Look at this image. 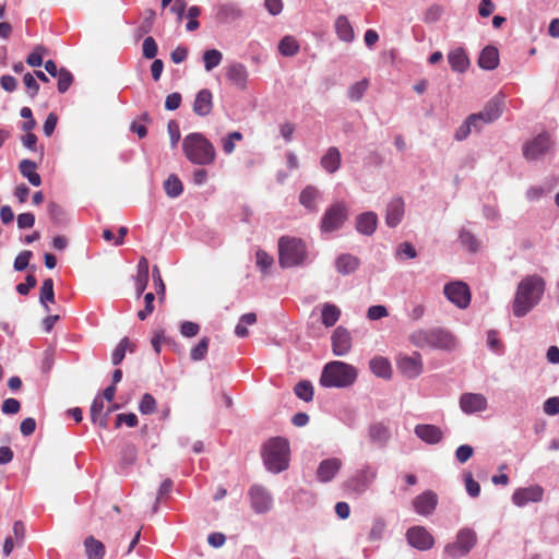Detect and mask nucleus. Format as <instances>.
I'll return each mask as SVG.
<instances>
[{"instance_id": "f257e3e1", "label": "nucleus", "mask_w": 559, "mask_h": 559, "mask_svg": "<svg viewBox=\"0 0 559 559\" xmlns=\"http://www.w3.org/2000/svg\"><path fill=\"white\" fill-rule=\"evenodd\" d=\"M546 289L545 280L537 275H527L518 284L512 304V312L516 318L525 317L542 300Z\"/></svg>"}, {"instance_id": "f03ea898", "label": "nucleus", "mask_w": 559, "mask_h": 559, "mask_svg": "<svg viewBox=\"0 0 559 559\" xmlns=\"http://www.w3.org/2000/svg\"><path fill=\"white\" fill-rule=\"evenodd\" d=\"M261 455L265 468L274 474L286 471L289 466V442L283 437H273L262 447Z\"/></svg>"}, {"instance_id": "7ed1b4c3", "label": "nucleus", "mask_w": 559, "mask_h": 559, "mask_svg": "<svg viewBox=\"0 0 559 559\" xmlns=\"http://www.w3.org/2000/svg\"><path fill=\"white\" fill-rule=\"evenodd\" d=\"M182 150L186 157L194 165H211L216 157L214 145L200 132L186 135Z\"/></svg>"}, {"instance_id": "20e7f679", "label": "nucleus", "mask_w": 559, "mask_h": 559, "mask_svg": "<svg viewBox=\"0 0 559 559\" xmlns=\"http://www.w3.org/2000/svg\"><path fill=\"white\" fill-rule=\"evenodd\" d=\"M408 340L418 348L450 350L454 347L453 335L443 328L418 329L409 334Z\"/></svg>"}, {"instance_id": "39448f33", "label": "nucleus", "mask_w": 559, "mask_h": 559, "mask_svg": "<svg viewBox=\"0 0 559 559\" xmlns=\"http://www.w3.org/2000/svg\"><path fill=\"white\" fill-rule=\"evenodd\" d=\"M357 379L355 367L344 361L328 362L322 370L320 384L323 388H348Z\"/></svg>"}, {"instance_id": "423d86ee", "label": "nucleus", "mask_w": 559, "mask_h": 559, "mask_svg": "<svg viewBox=\"0 0 559 559\" xmlns=\"http://www.w3.org/2000/svg\"><path fill=\"white\" fill-rule=\"evenodd\" d=\"M307 259L306 243L300 238L282 236L278 239V263L283 269L300 266Z\"/></svg>"}, {"instance_id": "0eeeda50", "label": "nucleus", "mask_w": 559, "mask_h": 559, "mask_svg": "<svg viewBox=\"0 0 559 559\" xmlns=\"http://www.w3.org/2000/svg\"><path fill=\"white\" fill-rule=\"evenodd\" d=\"M477 534L471 527L457 531L455 540L444 546L443 552L451 559L466 557L477 544Z\"/></svg>"}, {"instance_id": "6e6552de", "label": "nucleus", "mask_w": 559, "mask_h": 559, "mask_svg": "<svg viewBox=\"0 0 559 559\" xmlns=\"http://www.w3.org/2000/svg\"><path fill=\"white\" fill-rule=\"evenodd\" d=\"M349 211L344 202L331 204L324 212L320 222V229L324 234L340 230L348 219Z\"/></svg>"}, {"instance_id": "1a4fd4ad", "label": "nucleus", "mask_w": 559, "mask_h": 559, "mask_svg": "<svg viewBox=\"0 0 559 559\" xmlns=\"http://www.w3.org/2000/svg\"><path fill=\"white\" fill-rule=\"evenodd\" d=\"M377 478V469L365 464L346 483V488L360 496L365 493Z\"/></svg>"}, {"instance_id": "9d476101", "label": "nucleus", "mask_w": 559, "mask_h": 559, "mask_svg": "<svg viewBox=\"0 0 559 559\" xmlns=\"http://www.w3.org/2000/svg\"><path fill=\"white\" fill-rule=\"evenodd\" d=\"M250 504L257 514L267 513L273 507L271 492L262 485H252L248 491Z\"/></svg>"}, {"instance_id": "9b49d317", "label": "nucleus", "mask_w": 559, "mask_h": 559, "mask_svg": "<svg viewBox=\"0 0 559 559\" xmlns=\"http://www.w3.org/2000/svg\"><path fill=\"white\" fill-rule=\"evenodd\" d=\"M503 109L504 98L502 95L498 94L486 103L483 110L472 115L478 117L475 119L483 128L485 124H489L498 120L502 115Z\"/></svg>"}, {"instance_id": "f8f14e48", "label": "nucleus", "mask_w": 559, "mask_h": 559, "mask_svg": "<svg viewBox=\"0 0 559 559\" xmlns=\"http://www.w3.org/2000/svg\"><path fill=\"white\" fill-rule=\"evenodd\" d=\"M445 297L460 309H465L471 302V292L463 282L448 283L443 287Z\"/></svg>"}, {"instance_id": "ddd939ff", "label": "nucleus", "mask_w": 559, "mask_h": 559, "mask_svg": "<svg viewBox=\"0 0 559 559\" xmlns=\"http://www.w3.org/2000/svg\"><path fill=\"white\" fill-rule=\"evenodd\" d=\"M552 145L550 135L543 132L527 142L523 147V155L527 160H536L546 154Z\"/></svg>"}, {"instance_id": "4468645a", "label": "nucleus", "mask_w": 559, "mask_h": 559, "mask_svg": "<svg viewBox=\"0 0 559 559\" xmlns=\"http://www.w3.org/2000/svg\"><path fill=\"white\" fill-rule=\"evenodd\" d=\"M407 543L420 551L429 550L435 545L433 536L424 526H412L406 532Z\"/></svg>"}, {"instance_id": "2eb2a0df", "label": "nucleus", "mask_w": 559, "mask_h": 559, "mask_svg": "<svg viewBox=\"0 0 559 559\" xmlns=\"http://www.w3.org/2000/svg\"><path fill=\"white\" fill-rule=\"evenodd\" d=\"M396 366L400 372L408 379L417 378L424 369L421 355L418 352H414L411 356L399 355Z\"/></svg>"}, {"instance_id": "dca6fc26", "label": "nucleus", "mask_w": 559, "mask_h": 559, "mask_svg": "<svg viewBox=\"0 0 559 559\" xmlns=\"http://www.w3.org/2000/svg\"><path fill=\"white\" fill-rule=\"evenodd\" d=\"M438 506V496L432 490H426L414 498L413 508L423 516L431 515Z\"/></svg>"}, {"instance_id": "f3484780", "label": "nucleus", "mask_w": 559, "mask_h": 559, "mask_svg": "<svg viewBox=\"0 0 559 559\" xmlns=\"http://www.w3.org/2000/svg\"><path fill=\"white\" fill-rule=\"evenodd\" d=\"M544 489L538 486H530L516 489L512 495V501L518 507H524L530 502H539L543 499Z\"/></svg>"}, {"instance_id": "a211bd4d", "label": "nucleus", "mask_w": 559, "mask_h": 559, "mask_svg": "<svg viewBox=\"0 0 559 559\" xmlns=\"http://www.w3.org/2000/svg\"><path fill=\"white\" fill-rule=\"evenodd\" d=\"M333 354L345 356L352 347V336L347 329L337 326L331 336Z\"/></svg>"}, {"instance_id": "6ab92c4d", "label": "nucleus", "mask_w": 559, "mask_h": 559, "mask_svg": "<svg viewBox=\"0 0 559 559\" xmlns=\"http://www.w3.org/2000/svg\"><path fill=\"white\" fill-rule=\"evenodd\" d=\"M323 193L314 186H306L299 193V203L310 213L319 212V203Z\"/></svg>"}, {"instance_id": "aec40b11", "label": "nucleus", "mask_w": 559, "mask_h": 559, "mask_svg": "<svg viewBox=\"0 0 559 559\" xmlns=\"http://www.w3.org/2000/svg\"><path fill=\"white\" fill-rule=\"evenodd\" d=\"M342 468V461L337 457L325 459L320 462L317 468V479L320 483H330Z\"/></svg>"}, {"instance_id": "412c9836", "label": "nucleus", "mask_w": 559, "mask_h": 559, "mask_svg": "<svg viewBox=\"0 0 559 559\" xmlns=\"http://www.w3.org/2000/svg\"><path fill=\"white\" fill-rule=\"evenodd\" d=\"M368 437L374 447L384 449L391 439V430L384 423H372L368 428Z\"/></svg>"}, {"instance_id": "4be33fe9", "label": "nucleus", "mask_w": 559, "mask_h": 559, "mask_svg": "<svg viewBox=\"0 0 559 559\" xmlns=\"http://www.w3.org/2000/svg\"><path fill=\"white\" fill-rule=\"evenodd\" d=\"M460 407L465 414L483 412L487 408V400L479 393H464L460 397Z\"/></svg>"}, {"instance_id": "5701e85b", "label": "nucleus", "mask_w": 559, "mask_h": 559, "mask_svg": "<svg viewBox=\"0 0 559 559\" xmlns=\"http://www.w3.org/2000/svg\"><path fill=\"white\" fill-rule=\"evenodd\" d=\"M404 216V201L401 197L393 198L386 205L385 224L390 228L396 227Z\"/></svg>"}, {"instance_id": "b1692460", "label": "nucleus", "mask_w": 559, "mask_h": 559, "mask_svg": "<svg viewBox=\"0 0 559 559\" xmlns=\"http://www.w3.org/2000/svg\"><path fill=\"white\" fill-rule=\"evenodd\" d=\"M213 109V94L209 88L200 90L193 102V112L200 117H205Z\"/></svg>"}, {"instance_id": "393cba45", "label": "nucleus", "mask_w": 559, "mask_h": 559, "mask_svg": "<svg viewBox=\"0 0 559 559\" xmlns=\"http://www.w3.org/2000/svg\"><path fill=\"white\" fill-rule=\"evenodd\" d=\"M414 432L417 438L427 444H437L442 440L441 429L435 425L419 424L415 426Z\"/></svg>"}, {"instance_id": "a878e982", "label": "nucleus", "mask_w": 559, "mask_h": 559, "mask_svg": "<svg viewBox=\"0 0 559 559\" xmlns=\"http://www.w3.org/2000/svg\"><path fill=\"white\" fill-rule=\"evenodd\" d=\"M377 226L378 216L374 212H364L356 217L355 228L361 235H373Z\"/></svg>"}, {"instance_id": "bb28decb", "label": "nucleus", "mask_w": 559, "mask_h": 559, "mask_svg": "<svg viewBox=\"0 0 559 559\" xmlns=\"http://www.w3.org/2000/svg\"><path fill=\"white\" fill-rule=\"evenodd\" d=\"M334 31L337 38L346 44L355 40V31L348 17L344 14L338 15L334 21Z\"/></svg>"}, {"instance_id": "cd10ccee", "label": "nucleus", "mask_w": 559, "mask_h": 559, "mask_svg": "<svg viewBox=\"0 0 559 559\" xmlns=\"http://www.w3.org/2000/svg\"><path fill=\"white\" fill-rule=\"evenodd\" d=\"M226 76L231 82V84L235 85L237 88L241 91L246 90L248 81V71L242 63H233L228 68Z\"/></svg>"}, {"instance_id": "c85d7f7f", "label": "nucleus", "mask_w": 559, "mask_h": 559, "mask_svg": "<svg viewBox=\"0 0 559 559\" xmlns=\"http://www.w3.org/2000/svg\"><path fill=\"white\" fill-rule=\"evenodd\" d=\"M242 12L237 3L226 2L216 8V19L221 23H229L238 20Z\"/></svg>"}, {"instance_id": "c756f323", "label": "nucleus", "mask_w": 559, "mask_h": 559, "mask_svg": "<svg viewBox=\"0 0 559 559\" xmlns=\"http://www.w3.org/2000/svg\"><path fill=\"white\" fill-rule=\"evenodd\" d=\"M359 265L360 260L350 253L340 254L335 260V269L342 275L353 274Z\"/></svg>"}, {"instance_id": "7c9ffc66", "label": "nucleus", "mask_w": 559, "mask_h": 559, "mask_svg": "<svg viewBox=\"0 0 559 559\" xmlns=\"http://www.w3.org/2000/svg\"><path fill=\"white\" fill-rule=\"evenodd\" d=\"M341 153L337 147L331 146L325 154L321 157V167L329 174L336 173L341 167Z\"/></svg>"}, {"instance_id": "2f4dec72", "label": "nucleus", "mask_w": 559, "mask_h": 559, "mask_svg": "<svg viewBox=\"0 0 559 559\" xmlns=\"http://www.w3.org/2000/svg\"><path fill=\"white\" fill-rule=\"evenodd\" d=\"M448 62L455 72L463 73L469 67V59L463 48H456L448 53Z\"/></svg>"}, {"instance_id": "473e14b6", "label": "nucleus", "mask_w": 559, "mask_h": 559, "mask_svg": "<svg viewBox=\"0 0 559 559\" xmlns=\"http://www.w3.org/2000/svg\"><path fill=\"white\" fill-rule=\"evenodd\" d=\"M499 64V51L493 46H486L478 57V66L484 70H495Z\"/></svg>"}, {"instance_id": "72a5a7b5", "label": "nucleus", "mask_w": 559, "mask_h": 559, "mask_svg": "<svg viewBox=\"0 0 559 559\" xmlns=\"http://www.w3.org/2000/svg\"><path fill=\"white\" fill-rule=\"evenodd\" d=\"M370 370L379 378L390 379L392 377V366L388 358L382 356L373 357L369 361Z\"/></svg>"}, {"instance_id": "f704fd0d", "label": "nucleus", "mask_w": 559, "mask_h": 559, "mask_svg": "<svg viewBox=\"0 0 559 559\" xmlns=\"http://www.w3.org/2000/svg\"><path fill=\"white\" fill-rule=\"evenodd\" d=\"M37 164L31 159H23L19 164V170L21 175L27 178L28 182L34 187L41 185V178L36 173Z\"/></svg>"}, {"instance_id": "c9c22d12", "label": "nucleus", "mask_w": 559, "mask_h": 559, "mask_svg": "<svg viewBox=\"0 0 559 559\" xmlns=\"http://www.w3.org/2000/svg\"><path fill=\"white\" fill-rule=\"evenodd\" d=\"M475 118H478L477 116L469 115L464 122L457 128L454 134V139L456 141H464L467 139V136L474 131V132H480L481 131V124L477 122Z\"/></svg>"}, {"instance_id": "e433bc0d", "label": "nucleus", "mask_w": 559, "mask_h": 559, "mask_svg": "<svg viewBox=\"0 0 559 559\" xmlns=\"http://www.w3.org/2000/svg\"><path fill=\"white\" fill-rule=\"evenodd\" d=\"M341 317V309L331 302H325L321 308V322L325 328H332Z\"/></svg>"}, {"instance_id": "4c0bfd02", "label": "nucleus", "mask_w": 559, "mask_h": 559, "mask_svg": "<svg viewBox=\"0 0 559 559\" xmlns=\"http://www.w3.org/2000/svg\"><path fill=\"white\" fill-rule=\"evenodd\" d=\"M127 350H129L130 353H134L135 344L130 342L129 337L124 336L120 340V342L115 347V349L111 354V362L114 366H118L122 362Z\"/></svg>"}, {"instance_id": "58836bf2", "label": "nucleus", "mask_w": 559, "mask_h": 559, "mask_svg": "<svg viewBox=\"0 0 559 559\" xmlns=\"http://www.w3.org/2000/svg\"><path fill=\"white\" fill-rule=\"evenodd\" d=\"M84 547L87 559H103L105 556V545L93 536L85 538Z\"/></svg>"}, {"instance_id": "ea45409f", "label": "nucleus", "mask_w": 559, "mask_h": 559, "mask_svg": "<svg viewBox=\"0 0 559 559\" xmlns=\"http://www.w3.org/2000/svg\"><path fill=\"white\" fill-rule=\"evenodd\" d=\"M39 302L44 307L46 312L50 311L47 302H55V290L52 278H46L43 282L39 293Z\"/></svg>"}, {"instance_id": "a19ab883", "label": "nucleus", "mask_w": 559, "mask_h": 559, "mask_svg": "<svg viewBox=\"0 0 559 559\" xmlns=\"http://www.w3.org/2000/svg\"><path fill=\"white\" fill-rule=\"evenodd\" d=\"M164 190L169 198L175 199L182 193L183 186L179 177L175 174H171L164 181Z\"/></svg>"}, {"instance_id": "79ce46f5", "label": "nucleus", "mask_w": 559, "mask_h": 559, "mask_svg": "<svg viewBox=\"0 0 559 559\" xmlns=\"http://www.w3.org/2000/svg\"><path fill=\"white\" fill-rule=\"evenodd\" d=\"M278 51L285 57H293L299 51V44L293 36H284L278 44Z\"/></svg>"}, {"instance_id": "37998d69", "label": "nucleus", "mask_w": 559, "mask_h": 559, "mask_svg": "<svg viewBox=\"0 0 559 559\" xmlns=\"http://www.w3.org/2000/svg\"><path fill=\"white\" fill-rule=\"evenodd\" d=\"M294 393L298 399L305 402H311L313 400V385L309 380H301L294 386Z\"/></svg>"}, {"instance_id": "c03bdc74", "label": "nucleus", "mask_w": 559, "mask_h": 559, "mask_svg": "<svg viewBox=\"0 0 559 559\" xmlns=\"http://www.w3.org/2000/svg\"><path fill=\"white\" fill-rule=\"evenodd\" d=\"M223 59V53L217 49H207L203 52V62L206 71H212L218 67Z\"/></svg>"}, {"instance_id": "a18cd8bd", "label": "nucleus", "mask_w": 559, "mask_h": 559, "mask_svg": "<svg viewBox=\"0 0 559 559\" xmlns=\"http://www.w3.org/2000/svg\"><path fill=\"white\" fill-rule=\"evenodd\" d=\"M368 86L369 81L367 79H362L361 81L354 83L348 88V98L353 102H359L364 97Z\"/></svg>"}, {"instance_id": "49530a36", "label": "nucleus", "mask_w": 559, "mask_h": 559, "mask_svg": "<svg viewBox=\"0 0 559 559\" xmlns=\"http://www.w3.org/2000/svg\"><path fill=\"white\" fill-rule=\"evenodd\" d=\"M210 345V338L204 336L200 342L191 349L190 358L192 361H200L206 357Z\"/></svg>"}, {"instance_id": "de8ad7c7", "label": "nucleus", "mask_w": 559, "mask_h": 559, "mask_svg": "<svg viewBox=\"0 0 559 559\" xmlns=\"http://www.w3.org/2000/svg\"><path fill=\"white\" fill-rule=\"evenodd\" d=\"M138 457V450L133 444H127L121 450V467L128 468L133 465Z\"/></svg>"}, {"instance_id": "09e8293b", "label": "nucleus", "mask_w": 559, "mask_h": 559, "mask_svg": "<svg viewBox=\"0 0 559 559\" xmlns=\"http://www.w3.org/2000/svg\"><path fill=\"white\" fill-rule=\"evenodd\" d=\"M459 240L461 245L467 248L471 252H476L478 250V240L469 230L462 228L459 234Z\"/></svg>"}, {"instance_id": "8fccbe9b", "label": "nucleus", "mask_w": 559, "mask_h": 559, "mask_svg": "<svg viewBox=\"0 0 559 559\" xmlns=\"http://www.w3.org/2000/svg\"><path fill=\"white\" fill-rule=\"evenodd\" d=\"M48 213H49L50 219L52 221V223L56 226L66 225V223H67L66 214L59 204H57L55 202H50L48 204Z\"/></svg>"}, {"instance_id": "3c124183", "label": "nucleus", "mask_w": 559, "mask_h": 559, "mask_svg": "<svg viewBox=\"0 0 559 559\" xmlns=\"http://www.w3.org/2000/svg\"><path fill=\"white\" fill-rule=\"evenodd\" d=\"M56 78H58L57 88L60 94H64L74 81L73 74L67 68H61V72Z\"/></svg>"}, {"instance_id": "603ef678", "label": "nucleus", "mask_w": 559, "mask_h": 559, "mask_svg": "<svg viewBox=\"0 0 559 559\" xmlns=\"http://www.w3.org/2000/svg\"><path fill=\"white\" fill-rule=\"evenodd\" d=\"M139 411L143 415H150L153 414L156 411V400L154 396L150 393L143 394L140 403H139Z\"/></svg>"}, {"instance_id": "864d4df0", "label": "nucleus", "mask_w": 559, "mask_h": 559, "mask_svg": "<svg viewBox=\"0 0 559 559\" xmlns=\"http://www.w3.org/2000/svg\"><path fill=\"white\" fill-rule=\"evenodd\" d=\"M158 52L156 40L152 36H147L142 44V53L145 59H155Z\"/></svg>"}, {"instance_id": "5fc2aeb1", "label": "nucleus", "mask_w": 559, "mask_h": 559, "mask_svg": "<svg viewBox=\"0 0 559 559\" xmlns=\"http://www.w3.org/2000/svg\"><path fill=\"white\" fill-rule=\"evenodd\" d=\"M487 345L490 350L498 355H501L504 352L503 344L499 340L498 332L496 330H489L487 332Z\"/></svg>"}, {"instance_id": "6e6d98bb", "label": "nucleus", "mask_w": 559, "mask_h": 559, "mask_svg": "<svg viewBox=\"0 0 559 559\" xmlns=\"http://www.w3.org/2000/svg\"><path fill=\"white\" fill-rule=\"evenodd\" d=\"M465 489L469 497L477 498L480 493L479 484L473 478L469 472L464 473Z\"/></svg>"}, {"instance_id": "4d7b16f0", "label": "nucleus", "mask_w": 559, "mask_h": 559, "mask_svg": "<svg viewBox=\"0 0 559 559\" xmlns=\"http://www.w3.org/2000/svg\"><path fill=\"white\" fill-rule=\"evenodd\" d=\"M45 52H47V49L41 45H37L33 52L27 56L26 63L31 67H40L43 64V55Z\"/></svg>"}, {"instance_id": "13d9d810", "label": "nucleus", "mask_w": 559, "mask_h": 559, "mask_svg": "<svg viewBox=\"0 0 559 559\" xmlns=\"http://www.w3.org/2000/svg\"><path fill=\"white\" fill-rule=\"evenodd\" d=\"M154 20H155V12L152 9H148L146 11V16L143 19L140 26L138 27L139 36L148 34L152 31Z\"/></svg>"}, {"instance_id": "bf43d9fd", "label": "nucleus", "mask_w": 559, "mask_h": 559, "mask_svg": "<svg viewBox=\"0 0 559 559\" xmlns=\"http://www.w3.org/2000/svg\"><path fill=\"white\" fill-rule=\"evenodd\" d=\"M32 257L33 252L29 250L20 252L13 263L14 270L17 272L24 271L28 266Z\"/></svg>"}, {"instance_id": "052dcab7", "label": "nucleus", "mask_w": 559, "mask_h": 559, "mask_svg": "<svg viewBox=\"0 0 559 559\" xmlns=\"http://www.w3.org/2000/svg\"><path fill=\"white\" fill-rule=\"evenodd\" d=\"M442 12L443 10L441 5H430L425 12L424 22L428 24L438 22L441 19Z\"/></svg>"}, {"instance_id": "680f3d73", "label": "nucleus", "mask_w": 559, "mask_h": 559, "mask_svg": "<svg viewBox=\"0 0 559 559\" xmlns=\"http://www.w3.org/2000/svg\"><path fill=\"white\" fill-rule=\"evenodd\" d=\"M138 416L134 413L128 414H118L116 417L115 427L120 428L122 424H126L128 427H135L138 425Z\"/></svg>"}, {"instance_id": "e2e57ef3", "label": "nucleus", "mask_w": 559, "mask_h": 559, "mask_svg": "<svg viewBox=\"0 0 559 559\" xmlns=\"http://www.w3.org/2000/svg\"><path fill=\"white\" fill-rule=\"evenodd\" d=\"M152 277L156 289V294L159 296L160 299H163L165 296L166 287L157 265H154L152 269Z\"/></svg>"}, {"instance_id": "0e129e2a", "label": "nucleus", "mask_w": 559, "mask_h": 559, "mask_svg": "<svg viewBox=\"0 0 559 559\" xmlns=\"http://www.w3.org/2000/svg\"><path fill=\"white\" fill-rule=\"evenodd\" d=\"M23 83L25 84V86L27 88V93H28L29 97L34 98L39 91V84L37 83L34 75L29 72L25 73L23 76Z\"/></svg>"}, {"instance_id": "69168bd1", "label": "nucleus", "mask_w": 559, "mask_h": 559, "mask_svg": "<svg viewBox=\"0 0 559 559\" xmlns=\"http://www.w3.org/2000/svg\"><path fill=\"white\" fill-rule=\"evenodd\" d=\"M255 257H257V266L262 272H266L267 269L273 264V258L263 250H258Z\"/></svg>"}, {"instance_id": "338daca9", "label": "nucleus", "mask_w": 559, "mask_h": 559, "mask_svg": "<svg viewBox=\"0 0 559 559\" xmlns=\"http://www.w3.org/2000/svg\"><path fill=\"white\" fill-rule=\"evenodd\" d=\"M37 285V280L33 274H28L25 277V283H20L16 285V292L22 295L26 296L32 288H34Z\"/></svg>"}, {"instance_id": "774afa93", "label": "nucleus", "mask_w": 559, "mask_h": 559, "mask_svg": "<svg viewBox=\"0 0 559 559\" xmlns=\"http://www.w3.org/2000/svg\"><path fill=\"white\" fill-rule=\"evenodd\" d=\"M544 412L549 416L559 414V397L552 396L544 402Z\"/></svg>"}]
</instances>
